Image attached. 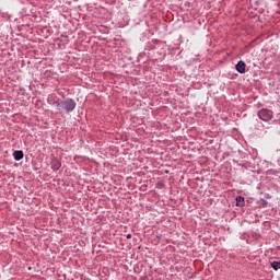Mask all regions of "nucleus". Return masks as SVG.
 <instances>
[{"label": "nucleus", "mask_w": 280, "mask_h": 280, "mask_svg": "<svg viewBox=\"0 0 280 280\" xmlns=\"http://www.w3.org/2000/svg\"><path fill=\"white\" fill-rule=\"evenodd\" d=\"M54 104L59 113H62V110H65L68 114L73 113V110H75V106H78L73 98H67L65 101L57 100L54 102Z\"/></svg>", "instance_id": "obj_1"}, {"label": "nucleus", "mask_w": 280, "mask_h": 280, "mask_svg": "<svg viewBox=\"0 0 280 280\" xmlns=\"http://www.w3.org/2000/svg\"><path fill=\"white\" fill-rule=\"evenodd\" d=\"M244 205H246L244 197L237 196L236 197V207H244Z\"/></svg>", "instance_id": "obj_6"}, {"label": "nucleus", "mask_w": 280, "mask_h": 280, "mask_svg": "<svg viewBox=\"0 0 280 280\" xmlns=\"http://www.w3.org/2000/svg\"><path fill=\"white\" fill-rule=\"evenodd\" d=\"M235 69L237 71V73H246V62H244L243 60H240L236 65H235Z\"/></svg>", "instance_id": "obj_4"}, {"label": "nucleus", "mask_w": 280, "mask_h": 280, "mask_svg": "<svg viewBox=\"0 0 280 280\" xmlns=\"http://www.w3.org/2000/svg\"><path fill=\"white\" fill-rule=\"evenodd\" d=\"M271 268H273L276 271L280 270V261L273 260L270 262Z\"/></svg>", "instance_id": "obj_7"}, {"label": "nucleus", "mask_w": 280, "mask_h": 280, "mask_svg": "<svg viewBox=\"0 0 280 280\" xmlns=\"http://www.w3.org/2000/svg\"><path fill=\"white\" fill-rule=\"evenodd\" d=\"M126 238H127V240H132V234H127V235H126Z\"/></svg>", "instance_id": "obj_8"}, {"label": "nucleus", "mask_w": 280, "mask_h": 280, "mask_svg": "<svg viewBox=\"0 0 280 280\" xmlns=\"http://www.w3.org/2000/svg\"><path fill=\"white\" fill-rule=\"evenodd\" d=\"M50 167L52 171L58 172V170L62 167V162H60V160H58L57 158H54L51 160Z\"/></svg>", "instance_id": "obj_3"}, {"label": "nucleus", "mask_w": 280, "mask_h": 280, "mask_svg": "<svg viewBox=\"0 0 280 280\" xmlns=\"http://www.w3.org/2000/svg\"><path fill=\"white\" fill-rule=\"evenodd\" d=\"M264 205H268V201L266 199H262Z\"/></svg>", "instance_id": "obj_9"}, {"label": "nucleus", "mask_w": 280, "mask_h": 280, "mask_svg": "<svg viewBox=\"0 0 280 280\" xmlns=\"http://www.w3.org/2000/svg\"><path fill=\"white\" fill-rule=\"evenodd\" d=\"M257 117L261 120V121H271V119L275 117V112H272V109H268V108H261L257 112Z\"/></svg>", "instance_id": "obj_2"}, {"label": "nucleus", "mask_w": 280, "mask_h": 280, "mask_svg": "<svg viewBox=\"0 0 280 280\" xmlns=\"http://www.w3.org/2000/svg\"><path fill=\"white\" fill-rule=\"evenodd\" d=\"M23 156H25V153H23V150H16L13 152L14 161H23Z\"/></svg>", "instance_id": "obj_5"}]
</instances>
